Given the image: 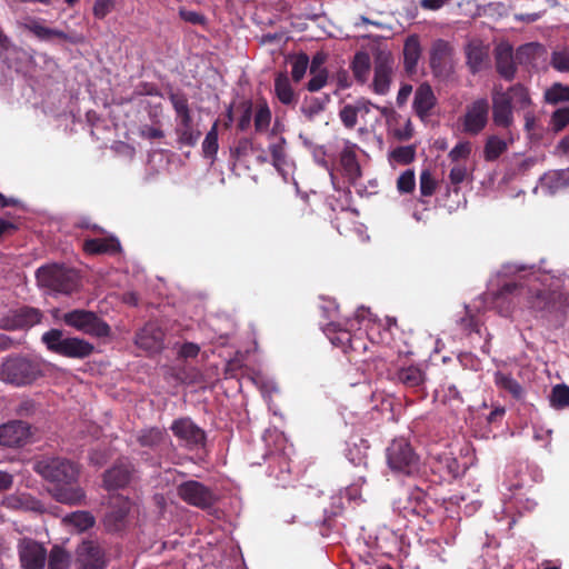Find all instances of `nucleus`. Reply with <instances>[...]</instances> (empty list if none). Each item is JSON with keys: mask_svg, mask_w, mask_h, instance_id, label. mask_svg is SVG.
I'll use <instances>...</instances> for the list:
<instances>
[{"mask_svg": "<svg viewBox=\"0 0 569 569\" xmlns=\"http://www.w3.org/2000/svg\"><path fill=\"white\" fill-rule=\"evenodd\" d=\"M32 469L46 481L52 483L50 496L68 506L86 505V492L78 485L79 467L63 457H41L33 461Z\"/></svg>", "mask_w": 569, "mask_h": 569, "instance_id": "f257e3e1", "label": "nucleus"}, {"mask_svg": "<svg viewBox=\"0 0 569 569\" xmlns=\"http://www.w3.org/2000/svg\"><path fill=\"white\" fill-rule=\"evenodd\" d=\"M43 376V363L37 358L11 355L0 363V380L13 387L31 386Z\"/></svg>", "mask_w": 569, "mask_h": 569, "instance_id": "f03ea898", "label": "nucleus"}, {"mask_svg": "<svg viewBox=\"0 0 569 569\" xmlns=\"http://www.w3.org/2000/svg\"><path fill=\"white\" fill-rule=\"evenodd\" d=\"M39 287L50 292L71 295L80 284L78 272L62 264H48L40 267L36 272Z\"/></svg>", "mask_w": 569, "mask_h": 569, "instance_id": "7ed1b4c3", "label": "nucleus"}, {"mask_svg": "<svg viewBox=\"0 0 569 569\" xmlns=\"http://www.w3.org/2000/svg\"><path fill=\"white\" fill-rule=\"evenodd\" d=\"M42 341L51 352L67 358L84 359L94 351L92 343L77 337H64L60 329L44 332Z\"/></svg>", "mask_w": 569, "mask_h": 569, "instance_id": "20e7f679", "label": "nucleus"}, {"mask_svg": "<svg viewBox=\"0 0 569 569\" xmlns=\"http://www.w3.org/2000/svg\"><path fill=\"white\" fill-rule=\"evenodd\" d=\"M62 321L84 335L106 338L111 333L110 326L97 313L84 309H74L63 313Z\"/></svg>", "mask_w": 569, "mask_h": 569, "instance_id": "39448f33", "label": "nucleus"}, {"mask_svg": "<svg viewBox=\"0 0 569 569\" xmlns=\"http://www.w3.org/2000/svg\"><path fill=\"white\" fill-rule=\"evenodd\" d=\"M387 462L395 472L411 475L418 469V457L405 439H396L387 448Z\"/></svg>", "mask_w": 569, "mask_h": 569, "instance_id": "423d86ee", "label": "nucleus"}, {"mask_svg": "<svg viewBox=\"0 0 569 569\" xmlns=\"http://www.w3.org/2000/svg\"><path fill=\"white\" fill-rule=\"evenodd\" d=\"M177 495L188 505L200 509L211 508L217 501L214 492L209 487L196 480H188L180 483L177 487Z\"/></svg>", "mask_w": 569, "mask_h": 569, "instance_id": "0eeeda50", "label": "nucleus"}, {"mask_svg": "<svg viewBox=\"0 0 569 569\" xmlns=\"http://www.w3.org/2000/svg\"><path fill=\"white\" fill-rule=\"evenodd\" d=\"M17 551L21 569L46 568L48 551L41 542L24 537L19 540Z\"/></svg>", "mask_w": 569, "mask_h": 569, "instance_id": "6e6552de", "label": "nucleus"}, {"mask_svg": "<svg viewBox=\"0 0 569 569\" xmlns=\"http://www.w3.org/2000/svg\"><path fill=\"white\" fill-rule=\"evenodd\" d=\"M107 565L103 549L97 541L83 540L76 550V569H104Z\"/></svg>", "mask_w": 569, "mask_h": 569, "instance_id": "1a4fd4ad", "label": "nucleus"}, {"mask_svg": "<svg viewBox=\"0 0 569 569\" xmlns=\"http://www.w3.org/2000/svg\"><path fill=\"white\" fill-rule=\"evenodd\" d=\"M489 116V102L486 98L478 99L469 104L463 116V131L471 136L481 132L487 123Z\"/></svg>", "mask_w": 569, "mask_h": 569, "instance_id": "9d476101", "label": "nucleus"}, {"mask_svg": "<svg viewBox=\"0 0 569 569\" xmlns=\"http://www.w3.org/2000/svg\"><path fill=\"white\" fill-rule=\"evenodd\" d=\"M41 312L32 307H22L9 311L0 318V328L3 330H19L30 328L41 321Z\"/></svg>", "mask_w": 569, "mask_h": 569, "instance_id": "9b49d317", "label": "nucleus"}, {"mask_svg": "<svg viewBox=\"0 0 569 569\" xmlns=\"http://www.w3.org/2000/svg\"><path fill=\"white\" fill-rule=\"evenodd\" d=\"M495 68L497 73L506 81H512L517 76V59L513 48L508 42H500L493 50Z\"/></svg>", "mask_w": 569, "mask_h": 569, "instance_id": "f8f14e48", "label": "nucleus"}, {"mask_svg": "<svg viewBox=\"0 0 569 569\" xmlns=\"http://www.w3.org/2000/svg\"><path fill=\"white\" fill-rule=\"evenodd\" d=\"M373 69V90L378 94H386L389 90L393 73V59L391 54L386 51H378L375 56Z\"/></svg>", "mask_w": 569, "mask_h": 569, "instance_id": "ddd939ff", "label": "nucleus"}, {"mask_svg": "<svg viewBox=\"0 0 569 569\" xmlns=\"http://www.w3.org/2000/svg\"><path fill=\"white\" fill-rule=\"evenodd\" d=\"M492 120L496 126L505 129L513 123V108L502 86H495L492 90Z\"/></svg>", "mask_w": 569, "mask_h": 569, "instance_id": "4468645a", "label": "nucleus"}, {"mask_svg": "<svg viewBox=\"0 0 569 569\" xmlns=\"http://www.w3.org/2000/svg\"><path fill=\"white\" fill-rule=\"evenodd\" d=\"M30 425L22 420H12L0 426V446L21 447L30 437Z\"/></svg>", "mask_w": 569, "mask_h": 569, "instance_id": "2eb2a0df", "label": "nucleus"}, {"mask_svg": "<svg viewBox=\"0 0 569 569\" xmlns=\"http://www.w3.org/2000/svg\"><path fill=\"white\" fill-rule=\"evenodd\" d=\"M170 429L177 438L184 441L189 447L203 446L206 442V432L190 418L174 420Z\"/></svg>", "mask_w": 569, "mask_h": 569, "instance_id": "dca6fc26", "label": "nucleus"}, {"mask_svg": "<svg viewBox=\"0 0 569 569\" xmlns=\"http://www.w3.org/2000/svg\"><path fill=\"white\" fill-rule=\"evenodd\" d=\"M453 48L442 39L432 43L430 50V67L436 76H446L451 71V58Z\"/></svg>", "mask_w": 569, "mask_h": 569, "instance_id": "f3484780", "label": "nucleus"}, {"mask_svg": "<svg viewBox=\"0 0 569 569\" xmlns=\"http://www.w3.org/2000/svg\"><path fill=\"white\" fill-rule=\"evenodd\" d=\"M163 331L157 323L148 322L137 332L134 343L147 352L158 353L163 348Z\"/></svg>", "mask_w": 569, "mask_h": 569, "instance_id": "a211bd4d", "label": "nucleus"}, {"mask_svg": "<svg viewBox=\"0 0 569 569\" xmlns=\"http://www.w3.org/2000/svg\"><path fill=\"white\" fill-rule=\"evenodd\" d=\"M130 511V502L126 499H116L108 508L103 517V526L109 532H118L124 529Z\"/></svg>", "mask_w": 569, "mask_h": 569, "instance_id": "6ab92c4d", "label": "nucleus"}, {"mask_svg": "<svg viewBox=\"0 0 569 569\" xmlns=\"http://www.w3.org/2000/svg\"><path fill=\"white\" fill-rule=\"evenodd\" d=\"M466 64L472 74L480 72L488 63L489 49L480 39H471L465 46Z\"/></svg>", "mask_w": 569, "mask_h": 569, "instance_id": "aec40b11", "label": "nucleus"}, {"mask_svg": "<svg viewBox=\"0 0 569 569\" xmlns=\"http://www.w3.org/2000/svg\"><path fill=\"white\" fill-rule=\"evenodd\" d=\"M133 469L130 463L119 462L108 469L103 475V485L107 490L124 488L132 478Z\"/></svg>", "mask_w": 569, "mask_h": 569, "instance_id": "412c9836", "label": "nucleus"}, {"mask_svg": "<svg viewBox=\"0 0 569 569\" xmlns=\"http://www.w3.org/2000/svg\"><path fill=\"white\" fill-rule=\"evenodd\" d=\"M435 104L436 97L431 86L426 82L421 83L415 92L413 108L416 113L423 119L429 116Z\"/></svg>", "mask_w": 569, "mask_h": 569, "instance_id": "4be33fe9", "label": "nucleus"}, {"mask_svg": "<svg viewBox=\"0 0 569 569\" xmlns=\"http://www.w3.org/2000/svg\"><path fill=\"white\" fill-rule=\"evenodd\" d=\"M2 505L14 510H27L38 513H43L46 511L42 502L28 493L10 495L3 499Z\"/></svg>", "mask_w": 569, "mask_h": 569, "instance_id": "5701e85b", "label": "nucleus"}, {"mask_svg": "<svg viewBox=\"0 0 569 569\" xmlns=\"http://www.w3.org/2000/svg\"><path fill=\"white\" fill-rule=\"evenodd\" d=\"M518 64L527 67H536L537 61L547 54L545 46L538 42H528L515 52Z\"/></svg>", "mask_w": 569, "mask_h": 569, "instance_id": "b1692460", "label": "nucleus"}, {"mask_svg": "<svg viewBox=\"0 0 569 569\" xmlns=\"http://www.w3.org/2000/svg\"><path fill=\"white\" fill-rule=\"evenodd\" d=\"M84 250L91 254L109 253L114 254L120 252L121 244L114 237L110 238H94L86 240L83 244Z\"/></svg>", "mask_w": 569, "mask_h": 569, "instance_id": "393cba45", "label": "nucleus"}, {"mask_svg": "<svg viewBox=\"0 0 569 569\" xmlns=\"http://www.w3.org/2000/svg\"><path fill=\"white\" fill-rule=\"evenodd\" d=\"M421 57V46L417 34L409 36L403 46V64L408 73H413Z\"/></svg>", "mask_w": 569, "mask_h": 569, "instance_id": "a878e982", "label": "nucleus"}, {"mask_svg": "<svg viewBox=\"0 0 569 569\" xmlns=\"http://www.w3.org/2000/svg\"><path fill=\"white\" fill-rule=\"evenodd\" d=\"M274 93L282 104L295 106L298 101V96L286 72L277 74L274 79Z\"/></svg>", "mask_w": 569, "mask_h": 569, "instance_id": "bb28decb", "label": "nucleus"}, {"mask_svg": "<svg viewBox=\"0 0 569 569\" xmlns=\"http://www.w3.org/2000/svg\"><path fill=\"white\" fill-rule=\"evenodd\" d=\"M540 182L541 188L553 194L569 187V169L549 171L541 177Z\"/></svg>", "mask_w": 569, "mask_h": 569, "instance_id": "cd10ccee", "label": "nucleus"}, {"mask_svg": "<svg viewBox=\"0 0 569 569\" xmlns=\"http://www.w3.org/2000/svg\"><path fill=\"white\" fill-rule=\"evenodd\" d=\"M512 104L513 110L528 111L532 104L529 90L521 83H516L503 91Z\"/></svg>", "mask_w": 569, "mask_h": 569, "instance_id": "c85d7f7f", "label": "nucleus"}, {"mask_svg": "<svg viewBox=\"0 0 569 569\" xmlns=\"http://www.w3.org/2000/svg\"><path fill=\"white\" fill-rule=\"evenodd\" d=\"M329 101V94H325L321 98L306 97L301 103L300 111L309 121H311L326 109Z\"/></svg>", "mask_w": 569, "mask_h": 569, "instance_id": "c756f323", "label": "nucleus"}, {"mask_svg": "<svg viewBox=\"0 0 569 569\" xmlns=\"http://www.w3.org/2000/svg\"><path fill=\"white\" fill-rule=\"evenodd\" d=\"M397 379L405 386L413 388L423 383L425 373L417 366L400 368L397 372Z\"/></svg>", "mask_w": 569, "mask_h": 569, "instance_id": "7c9ffc66", "label": "nucleus"}, {"mask_svg": "<svg viewBox=\"0 0 569 569\" xmlns=\"http://www.w3.org/2000/svg\"><path fill=\"white\" fill-rule=\"evenodd\" d=\"M63 522L74 527L79 532L92 528L96 523L94 517L89 511H74L63 518Z\"/></svg>", "mask_w": 569, "mask_h": 569, "instance_id": "2f4dec72", "label": "nucleus"}, {"mask_svg": "<svg viewBox=\"0 0 569 569\" xmlns=\"http://www.w3.org/2000/svg\"><path fill=\"white\" fill-rule=\"evenodd\" d=\"M370 57L365 51H358L352 60L351 69L358 82L365 83L370 71Z\"/></svg>", "mask_w": 569, "mask_h": 569, "instance_id": "473e14b6", "label": "nucleus"}, {"mask_svg": "<svg viewBox=\"0 0 569 569\" xmlns=\"http://www.w3.org/2000/svg\"><path fill=\"white\" fill-rule=\"evenodd\" d=\"M48 569H69L71 557L62 547L56 545L48 552Z\"/></svg>", "mask_w": 569, "mask_h": 569, "instance_id": "72a5a7b5", "label": "nucleus"}, {"mask_svg": "<svg viewBox=\"0 0 569 569\" xmlns=\"http://www.w3.org/2000/svg\"><path fill=\"white\" fill-rule=\"evenodd\" d=\"M495 382L499 388L508 391L515 399L520 400L523 398V388L511 376L497 372L495 376Z\"/></svg>", "mask_w": 569, "mask_h": 569, "instance_id": "f704fd0d", "label": "nucleus"}, {"mask_svg": "<svg viewBox=\"0 0 569 569\" xmlns=\"http://www.w3.org/2000/svg\"><path fill=\"white\" fill-rule=\"evenodd\" d=\"M26 29L32 32L40 40H50L52 38H60L63 40L68 39V34L63 31L41 26L34 20L27 23Z\"/></svg>", "mask_w": 569, "mask_h": 569, "instance_id": "c9c22d12", "label": "nucleus"}, {"mask_svg": "<svg viewBox=\"0 0 569 569\" xmlns=\"http://www.w3.org/2000/svg\"><path fill=\"white\" fill-rule=\"evenodd\" d=\"M507 142L503 139L497 136H490L485 144L483 157L487 161H495L507 150Z\"/></svg>", "mask_w": 569, "mask_h": 569, "instance_id": "e433bc0d", "label": "nucleus"}, {"mask_svg": "<svg viewBox=\"0 0 569 569\" xmlns=\"http://www.w3.org/2000/svg\"><path fill=\"white\" fill-rule=\"evenodd\" d=\"M545 101L549 104L569 102V86L560 82L553 83L545 91Z\"/></svg>", "mask_w": 569, "mask_h": 569, "instance_id": "4c0bfd02", "label": "nucleus"}, {"mask_svg": "<svg viewBox=\"0 0 569 569\" xmlns=\"http://www.w3.org/2000/svg\"><path fill=\"white\" fill-rule=\"evenodd\" d=\"M291 77L295 82H299L309 68V57L306 53H299L290 58Z\"/></svg>", "mask_w": 569, "mask_h": 569, "instance_id": "58836bf2", "label": "nucleus"}, {"mask_svg": "<svg viewBox=\"0 0 569 569\" xmlns=\"http://www.w3.org/2000/svg\"><path fill=\"white\" fill-rule=\"evenodd\" d=\"M164 438V432L159 428H150L142 430L138 437V441L142 447H158Z\"/></svg>", "mask_w": 569, "mask_h": 569, "instance_id": "ea45409f", "label": "nucleus"}, {"mask_svg": "<svg viewBox=\"0 0 569 569\" xmlns=\"http://www.w3.org/2000/svg\"><path fill=\"white\" fill-rule=\"evenodd\" d=\"M218 126L214 123L212 128L208 131L203 142H202V152L206 158H211L213 160L217 151H218Z\"/></svg>", "mask_w": 569, "mask_h": 569, "instance_id": "a19ab883", "label": "nucleus"}, {"mask_svg": "<svg viewBox=\"0 0 569 569\" xmlns=\"http://www.w3.org/2000/svg\"><path fill=\"white\" fill-rule=\"evenodd\" d=\"M550 403L555 409H563L569 406V387L557 385L550 395Z\"/></svg>", "mask_w": 569, "mask_h": 569, "instance_id": "79ce46f5", "label": "nucleus"}, {"mask_svg": "<svg viewBox=\"0 0 569 569\" xmlns=\"http://www.w3.org/2000/svg\"><path fill=\"white\" fill-rule=\"evenodd\" d=\"M542 299H548V312L561 311L569 305V297L558 291H547V296Z\"/></svg>", "mask_w": 569, "mask_h": 569, "instance_id": "37998d69", "label": "nucleus"}, {"mask_svg": "<svg viewBox=\"0 0 569 569\" xmlns=\"http://www.w3.org/2000/svg\"><path fill=\"white\" fill-rule=\"evenodd\" d=\"M310 80L307 83V89L310 92H317L321 90L329 81V72L328 70H317L315 72H310Z\"/></svg>", "mask_w": 569, "mask_h": 569, "instance_id": "c03bdc74", "label": "nucleus"}, {"mask_svg": "<svg viewBox=\"0 0 569 569\" xmlns=\"http://www.w3.org/2000/svg\"><path fill=\"white\" fill-rule=\"evenodd\" d=\"M391 157L395 161L409 164L415 160L416 157V147L415 146H402L398 147L391 152Z\"/></svg>", "mask_w": 569, "mask_h": 569, "instance_id": "a18cd8bd", "label": "nucleus"}, {"mask_svg": "<svg viewBox=\"0 0 569 569\" xmlns=\"http://www.w3.org/2000/svg\"><path fill=\"white\" fill-rule=\"evenodd\" d=\"M550 64L560 72L569 71V50L562 49L551 53Z\"/></svg>", "mask_w": 569, "mask_h": 569, "instance_id": "49530a36", "label": "nucleus"}, {"mask_svg": "<svg viewBox=\"0 0 569 569\" xmlns=\"http://www.w3.org/2000/svg\"><path fill=\"white\" fill-rule=\"evenodd\" d=\"M169 100L178 116L190 111L187 96L181 91H169Z\"/></svg>", "mask_w": 569, "mask_h": 569, "instance_id": "de8ad7c7", "label": "nucleus"}, {"mask_svg": "<svg viewBox=\"0 0 569 569\" xmlns=\"http://www.w3.org/2000/svg\"><path fill=\"white\" fill-rule=\"evenodd\" d=\"M552 130L556 132L561 131L566 126L569 124V107L557 109L550 120Z\"/></svg>", "mask_w": 569, "mask_h": 569, "instance_id": "09e8293b", "label": "nucleus"}, {"mask_svg": "<svg viewBox=\"0 0 569 569\" xmlns=\"http://www.w3.org/2000/svg\"><path fill=\"white\" fill-rule=\"evenodd\" d=\"M416 180L413 170H406L397 180V188L401 193H410L415 190Z\"/></svg>", "mask_w": 569, "mask_h": 569, "instance_id": "8fccbe9b", "label": "nucleus"}, {"mask_svg": "<svg viewBox=\"0 0 569 569\" xmlns=\"http://www.w3.org/2000/svg\"><path fill=\"white\" fill-rule=\"evenodd\" d=\"M437 188V181L432 177L429 170H422L420 174V192L425 197H430L433 194Z\"/></svg>", "mask_w": 569, "mask_h": 569, "instance_id": "3c124183", "label": "nucleus"}, {"mask_svg": "<svg viewBox=\"0 0 569 569\" xmlns=\"http://www.w3.org/2000/svg\"><path fill=\"white\" fill-rule=\"evenodd\" d=\"M284 139L281 138L279 142L272 143L269 147L271 157H272V163L277 169H280L281 166L286 162V151H284Z\"/></svg>", "mask_w": 569, "mask_h": 569, "instance_id": "603ef678", "label": "nucleus"}, {"mask_svg": "<svg viewBox=\"0 0 569 569\" xmlns=\"http://www.w3.org/2000/svg\"><path fill=\"white\" fill-rule=\"evenodd\" d=\"M271 120V112L267 104L260 106L254 116V127L257 131L266 130Z\"/></svg>", "mask_w": 569, "mask_h": 569, "instance_id": "864d4df0", "label": "nucleus"}, {"mask_svg": "<svg viewBox=\"0 0 569 569\" xmlns=\"http://www.w3.org/2000/svg\"><path fill=\"white\" fill-rule=\"evenodd\" d=\"M177 133L179 137V142L188 147H193L201 136L200 131L192 130V127L177 128Z\"/></svg>", "mask_w": 569, "mask_h": 569, "instance_id": "5fc2aeb1", "label": "nucleus"}, {"mask_svg": "<svg viewBox=\"0 0 569 569\" xmlns=\"http://www.w3.org/2000/svg\"><path fill=\"white\" fill-rule=\"evenodd\" d=\"M339 117L346 128L353 129L356 127L358 113L352 104H346L340 110Z\"/></svg>", "mask_w": 569, "mask_h": 569, "instance_id": "6e6d98bb", "label": "nucleus"}, {"mask_svg": "<svg viewBox=\"0 0 569 569\" xmlns=\"http://www.w3.org/2000/svg\"><path fill=\"white\" fill-rule=\"evenodd\" d=\"M467 177V168L462 164H455L449 173L450 183L453 186V191H459V184L465 181Z\"/></svg>", "mask_w": 569, "mask_h": 569, "instance_id": "4d7b16f0", "label": "nucleus"}, {"mask_svg": "<svg viewBox=\"0 0 569 569\" xmlns=\"http://www.w3.org/2000/svg\"><path fill=\"white\" fill-rule=\"evenodd\" d=\"M331 80L335 81L337 84V89L333 91L335 94H338L340 90L347 89L351 86L349 72L345 69L338 70L331 77Z\"/></svg>", "mask_w": 569, "mask_h": 569, "instance_id": "13d9d810", "label": "nucleus"}, {"mask_svg": "<svg viewBox=\"0 0 569 569\" xmlns=\"http://www.w3.org/2000/svg\"><path fill=\"white\" fill-rule=\"evenodd\" d=\"M114 7V0H96L93 14L98 19H103Z\"/></svg>", "mask_w": 569, "mask_h": 569, "instance_id": "bf43d9fd", "label": "nucleus"}, {"mask_svg": "<svg viewBox=\"0 0 569 569\" xmlns=\"http://www.w3.org/2000/svg\"><path fill=\"white\" fill-rule=\"evenodd\" d=\"M471 152V147H470V143L469 142H461V143H458L450 152H449V158L457 162L459 161L460 159H466L469 157Z\"/></svg>", "mask_w": 569, "mask_h": 569, "instance_id": "052dcab7", "label": "nucleus"}, {"mask_svg": "<svg viewBox=\"0 0 569 569\" xmlns=\"http://www.w3.org/2000/svg\"><path fill=\"white\" fill-rule=\"evenodd\" d=\"M252 148V142L249 139H241L238 141L237 146L231 149V152L237 159H240L248 156Z\"/></svg>", "mask_w": 569, "mask_h": 569, "instance_id": "680f3d73", "label": "nucleus"}, {"mask_svg": "<svg viewBox=\"0 0 569 569\" xmlns=\"http://www.w3.org/2000/svg\"><path fill=\"white\" fill-rule=\"evenodd\" d=\"M179 16L181 17V19L192 24H203L206 22L204 16L197 11L181 9L179 11Z\"/></svg>", "mask_w": 569, "mask_h": 569, "instance_id": "e2e57ef3", "label": "nucleus"}, {"mask_svg": "<svg viewBox=\"0 0 569 569\" xmlns=\"http://www.w3.org/2000/svg\"><path fill=\"white\" fill-rule=\"evenodd\" d=\"M140 137L149 140L160 139L164 136L163 131L148 124L141 126L139 129Z\"/></svg>", "mask_w": 569, "mask_h": 569, "instance_id": "0e129e2a", "label": "nucleus"}, {"mask_svg": "<svg viewBox=\"0 0 569 569\" xmlns=\"http://www.w3.org/2000/svg\"><path fill=\"white\" fill-rule=\"evenodd\" d=\"M327 60V54L323 52H317L313 57L311 62L309 61V71L315 72L317 70H327V68L323 67L325 62Z\"/></svg>", "mask_w": 569, "mask_h": 569, "instance_id": "69168bd1", "label": "nucleus"}, {"mask_svg": "<svg viewBox=\"0 0 569 569\" xmlns=\"http://www.w3.org/2000/svg\"><path fill=\"white\" fill-rule=\"evenodd\" d=\"M395 137L400 141H407L411 139L413 134V128L410 120H407L403 129H396L393 132Z\"/></svg>", "mask_w": 569, "mask_h": 569, "instance_id": "338daca9", "label": "nucleus"}, {"mask_svg": "<svg viewBox=\"0 0 569 569\" xmlns=\"http://www.w3.org/2000/svg\"><path fill=\"white\" fill-rule=\"evenodd\" d=\"M251 117H252V108L251 104L248 103L239 119L238 127L240 130H246L249 128L251 123Z\"/></svg>", "mask_w": 569, "mask_h": 569, "instance_id": "774afa93", "label": "nucleus"}]
</instances>
